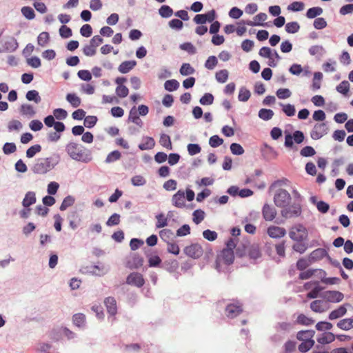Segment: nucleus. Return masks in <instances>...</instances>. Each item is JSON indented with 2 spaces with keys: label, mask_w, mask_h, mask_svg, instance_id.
I'll return each instance as SVG.
<instances>
[{
  "label": "nucleus",
  "mask_w": 353,
  "mask_h": 353,
  "mask_svg": "<svg viewBox=\"0 0 353 353\" xmlns=\"http://www.w3.org/2000/svg\"><path fill=\"white\" fill-rule=\"evenodd\" d=\"M267 14L265 13L261 12L254 17V21H248L246 24L248 26H263L262 22L267 19Z\"/></svg>",
  "instance_id": "obj_24"
},
{
  "label": "nucleus",
  "mask_w": 353,
  "mask_h": 353,
  "mask_svg": "<svg viewBox=\"0 0 353 353\" xmlns=\"http://www.w3.org/2000/svg\"><path fill=\"white\" fill-rule=\"evenodd\" d=\"M26 99L28 101H33L36 103H39L41 101V97L39 92L37 90H30L26 93Z\"/></svg>",
  "instance_id": "obj_39"
},
{
  "label": "nucleus",
  "mask_w": 353,
  "mask_h": 353,
  "mask_svg": "<svg viewBox=\"0 0 353 353\" xmlns=\"http://www.w3.org/2000/svg\"><path fill=\"white\" fill-rule=\"evenodd\" d=\"M21 13L28 19H33L35 17L34 10L29 6H24L21 8Z\"/></svg>",
  "instance_id": "obj_49"
},
{
  "label": "nucleus",
  "mask_w": 353,
  "mask_h": 353,
  "mask_svg": "<svg viewBox=\"0 0 353 353\" xmlns=\"http://www.w3.org/2000/svg\"><path fill=\"white\" fill-rule=\"evenodd\" d=\"M180 48L182 50L186 51L192 54H194L196 52V48L190 42L181 44Z\"/></svg>",
  "instance_id": "obj_61"
},
{
  "label": "nucleus",
  "mask_w": 353,
  "mask_h": 353,
  "mask_svg": "<svg viewBox=\"0 0 353 353\" xmlns=\"http://www.w3.org/2000/svg\"><path fill=\"white\" fill-rule=\"evenodd\" d=\"M282 107V110L288 117H292L295 114V108L291 104H280Z\"/></svg>",
  "instance_id": "obj_46"
},
{
  "label": "nucleus",
  "mask_w": 353,
  "mask_h": 353,
  "mask_svg": "<svg viewBox=\"0 0 353 353\" xmlns=\"http://www.w3.org/2000/svg\"><path fill=\"white\" fill-rule=\"evenodd\" d=\"M179 86V82L175 79L168 80L164 83L165 89L172 92L176 90Z\"/></svg>",
  "instance_id": "obj_40"
},
{
  "label": "nucleus",
  "mask_w": 353,
  "mask_h": 353,
  "mask_svg": "<svg viewBox=\"0 0 353 353\" xmlns=\"http://www.w3.org/2000/svg\"><path fill=\"white\" fill-rule=\"evenodd\" d=\"M328 128L325 123H316L311 131L310 136L314 140H318L327 133Z\"/></svg>",
  "instance_id": "obj_6"
},
{
  "label": "nucleus",
  "mask_w": 353,
  "mask_h": 353,
  "mask_svg": "<svg viewBox=\"0 0 353 353\" xmlns=\"http://www.w3.org/2000/svg\"><path fill=\"white\" fill-rule=\"evenodd\" d=\"M22 128H23V124L19 120L12 119L11 121H10L8 123V130L9 132H13V131L19 132L22 129Z\"/></svg>",
  "instance_id": "obj_27"
},
{
  "label": "nucleus",
  "mask_w": 353,
  "mask_h": 353,
  "mask_svg": "<svg viewBox=\"0 0 353 353\" xmlns=\"http://www.w3.org/2000/svg\"><path fill=\"white\" fill-rule=\"evenodd\" d=\"M217 63V58L215 56H210L205 63V67L208 70H213Z\"/></svg>",
  "instance_id": "obj_51"
},
{
  "label": "nucleus",
  "mask_w": 353,
  "mask_h": 353,
  "mask_svg": "<svg viewBox=\"0 0 353 353\" xmlns=\"http://www.w3.org/2000/svg\"><path fill=\"white\" fill-rule=\"evenodd\" d=\"M49 39H50L49 34L47 32H43L40 33L39 35L38 36L37 43L39 46H40L41 47H44L48 43Z\"/></svg>",
  "instance_id": "obj_34"
},
{
  "label": "nucleus",
  "mask_w": 353,
  "mask_h": 353,
  "mask_svg": "<svg viewBox=\"0 0 353 353\" xmlns=\"http://www.w3.org/2000/svg\"><path fill=\"white\" fill-rule=\"evenodd\" d=\"M234 252L231 249H224L219 256L218 260L226 264H231L234 261Z\"/></svg>",
  "instance_id": "obj_15"
},
{
  "label": "nucleus",
  "mask_w": 353,
  "mask_h": 353,
  "mask_svg": "<svg viewBox=\"0 0 353 353\" xmlns=\"http://www.w3.org/2000/svg\"><path fill=\"white\" fill-rule=\"evenodd\" d=\"M205 217V212L202 210H196L193 212V221L196 224L200 223Z\"/></svg>",
  "instance_id": "obj_52"
},
{
  "label": "nucleus",
  "mask_w": 353,
  "mask_h": 353,
  "mask_svg": "<svg viewBox=\"0 0 353 353\" xmlns=\"http://www.w3.org/2000/svg\"><path fill=\"white\" fill-rule=\"evenodd\" d=\"M314 344V340H306V341H303L299 346V350L301 352H306L312 347Z\"/></svg>",
  "instance_id": "obj_41"
},
{
  "label": "nucleus",
  "mask_w": 353,
  "mask_h": 353,
  "mask_svg": "<svg viewBox=\"0 0 353 353\" xmlns=\"http://www.w3.org/2000/svg\"><path fill=\"white\" fill-rule=\"evenodd\" d=\"M310 308L314 312L323 313L327 311L330 306L325 301L316 300L311 303Z\"/></svg>",
  "instance_id": "obj_8"
},
{
  "label": "nucleus",
  "mask_w": 353,
  "mask_h": 353,
  "mask_svg": "<svg viewBox=\"0 0 353 353\" xmlns=\"http://www.w3.org/2000/svg\"><path fill=\"white\" fill-rule=\"evenodd\" d=\"M347 312V308L345 305L339 306L337 309L333 310L329 314L330 320H334L343 316Z\"/></svg>",
  "instance_id": "obj_22"
},
{
  "label": "nucleus",
  "mask_w": 353,
  "mask_h": 353,
  "mask_svg": "<svg viewBox=\"0 0 353 353\" xmlns=\"http://www.w3.org/2000/svg\"><path fill=\"white\" fill-rule=\"evenodd\" d=\"M185 192L182 190H179L172 196V203L178 208H183L185 207Z\"/></svg>",
  "instance_id": "obj_7"
},
{
  "label": "nucleus",
  "mask_w": 353,
  "mask_h": 353,
  "mask_svg": "<svg viewBox=\"0 0 353 353\" xmlns=\"http://www.w3.org/2000/svg\"><path fill=\"white\" fill-rule=\"evenodd\" d=\"M66 100L72 105L74 108H77L81 104V99L76 94H68L66 95Z\"/></svg>",
  "instance_id": "obj_29"
},
{
  "label": "nucleus",
  "mask_w": 353,
  "mask_h": 353,
  "mask_svg": "<svg viewBox=\"0 0 353 353\" xmlns=\"http://www.w3.org/2000/svg\"><path fill=\"white\" fill-rule=\"evenodd\" d=\"M344 298L343 293L339 291H327L324 294L325 301L331 303H339Z\"/></svg>",
  "instance_id": "obj_11"
},
{
  "label": "nucleus",
  "mask_w": 353,
  "mask_h": 353,
  "mask_svg": "<svg viewBox=\"0 0 353 353\" xmlns=\"http://www.w3.org/2000/svg\"><path fill=\"white\" fill-rule=\"evenodd\" d=\"M59 163V157L39 158L35 160L31 168L32 172L37 174H45L53 170Z\"/></svg>",
  "instance_id": "obj_2"
},
{
  "label": "nucleus",
  "mask_w": 353,
  "mask_h": 353,
  "mask_svg": "<svg viewBox=\"0 0 353 353\" xmlns=\"http://www.w3.org/2000/svg\"><path fill=\"white\" fill-rule=\"evenodd\" d=\"M167 250L168 252L172 253L174 255H178L180 252L179 245L173 241L168 242Z\"/></svg>",
  "instance_id": "obj_56"
},
{
  "label": "nucleus",
  "mask_w": 353,
  "mask_h": 353,
  "mask_svg": "<svg viewBox=\"0 0 353 353\" xmlns=\"http://www.w3.org/2000/svg\"><path fill=\"white\" fill-rule=\"evenodd\" d=\"M311 262L309 259L302 258L299 259L296 263V268L299 270H304L306 269L310 265Z\"/></svg>",
  "instance_id": "obj_63"
},
{
  "label": "nucleus",
  "mask_w": 353,
  "mask_h": 353,
  "mask_svg": "<svg viewBox=\"0 0 353 353\" xmlns=\"http://www.w3.org/2000/svg\"><path fill=\"white\" fill-rule=\"evenodd\" d=\"M263 216L265 221H272L276 215V211L275 208L269 204H265L262 210Z\"/></svg>",
  "instance_id": "obj_13"
},
{
  "label": "nucleus",
  "mask_w": 353,
  "mask_h": 353,
  "mask_svg": "<svg viewBox=\"0 0 353 353\" xmlns=\"http://www.w3.org/2000/svg\"><path fill=\"white\" fill-rule=\"evenodd\" d=\"M300 214L301 208L298 205L286 206L281 210V215L286 219L298 216Z\"/></svg>",
  "instance_id": "obj_9"
},
{
  "label": "nucleus",
  "mask_w": 353,
  "mask_h": 353,
  "mask_svg": "<svg viewBox=\"0 0 353 353\" xmlns=\"http://www.w3.org/2000/svg\"><path fill=\"white\" fill-rule=\"evenodd\" d=\"M335 336L332 332H323L320 334L316 341L321 344H327L334 341Z\"/></svg>",
  "instance_id": "obj_21"
},
{
  "label": "nucleus",
  "mask_w": 353,
  "mask_h": 353,
  "mask_svg": "<svg viewBox=\"0 0 353 353\" xmlns=\"http://www.w3.org/2000/svg\"><path fill=\"white\" fill-rule=\"evenodd\" d=\"M105 304L106 305L108 313L111 315H114L117 312L115 299L112 297H108L105 300Z\"/></svg>",
  "instance_id": "obj_23"
},
{
  "label": "nucleus",
  "mask_w": 353,
  "mask_h": 353,
  "mask_svg": "<svg viewBox=\"0 0 353 353\" xmlns=\"http://www.w3.org/2000/svg\"><path fill=\"white\" fill-rule=\"evenodd\" d=\"M323 78V74L321 72H315L314 74L313 82L312 85V89L313 90H317L321 88V81Z\"/></svg>",
  "instance_id": "obj_32"
},
{
  "label": "nucleus",
  "mask_w": 353,
  "mask_h": 353,
  "mask_svg": "<svg viewBox=\"0 0 353 353\" xmlns=\"http://www.w3.org/2000/svg\"><path fill=\"white\" fill-rule=\"evenodd\" d=\"M36 201L37 199L35 192L29 191L26 194L25 197L23 199L22 205L25 208H28L31 205L34 204L36 203Z\"/></svg>",
  "instance_id": "obj_17"
},
{
  "label": "nucleus",
  "mask_w": 353,
  "mask_h": 353,
  "mask_svg": "<svg viewBox=\"0 0 353 353\" xmlns=\"http://www.w3.org/2000/svg\"><path fill=\"white\" fill-rule=\"evenodd\" d=\"M126 282L129 285H135L139 288L144 284V279L141 274L133 272L127 277Z\"/></svg>",
  "instance_id": "obj_10"
},
{
  "label": "nucleus",
  "mask_w": 353,
  "mask_h": 353,
  "mask_svg": "<svg viewBox=\"0 0 353 353\" xmlns=\"http://www.w3.org/2000/svg\"><path fill=\"white\" fill-rule=\"evenodd\" d=\"M155 145V141L153 138L150 137H143L142 143L139 145V148L141 150H148L152 149Z\"/></svg>",
  "instance_id": "obj_18"
},
{
  "label": "nucleus",
  "mask_w": 353,
  "mask_h": 353,
  "mask_svg": "<svg viewBox=\"0 0 353 353\" xmlns=\"http://www.w3.org/2000/svg\"><path fill=\"white\" fill-rule=\"evenodd\" d=\"M131 182L134 186H141L146 183V180L141 175H136L131 179Z\"/></svg>",
  "instance_id": "obj_59"
},
{
  "label": "nucleus",
  "mask_w": 353,
  "mask_h": 353,
  "mask_svg": "<svg viewBox=\"0 0 353 353\" xmlns=\"http://www.w3.org/2000/svg\"><path fill=\"white\" fill-rule=\"evenodd\" d=\"M194 72V69L189 63H183L180 68V73L183 76L192 74Z\"/></svg>",
  "instance_id": "obj_50"
},
{
  "label": "nucleus",
  "mask_w": 353,
  "mask_h": 353,
  "mask_svg": "<svg viewBox=\"0 0 353 353\" xmlns=\"http://www.w3.org/2000/svg\"><path fill=\"white\" fill-rule=\"evenodd\" d=\"M276 97L280 99H285L291 97L292 92L288 88H280L276 92Z\"/></svg>",
  "instance_id": "obj_45"
},
{
  "label": "nucleus",
  "mask_w": 353,
  "mask_h": 353,
  "mask_svg": "<svg viewBox=\"0 0 353 353\" xmlns=\"http://www.w3.org/2000/svg\"><path fill=\"white\" fill-rule=\"evenodd\" d=\"M53 116L58 120H63L68 117V112L64 109L57 108L53 110Z\"/></svg>",
  "instance_id": "obj_48"
},
{
  "label": "nucleus",
  "mask_w": 353,
  "mask_h": 353,
  "mask_svg": "<svg viewBox=\"0 0 353 353\" xmlns=\"http://www.w3.org/2000/svg\"><path fill=\"white\" fill-rule=\"evenodd\" d=\"M115 92L119 97L124 98L128 95L129 90L125 85H120L116 88Z\"/></svg>",
  "instance_id": "obj_54"
},
{
  "label": "nucleus",
  "mask_w": 353,
  "mask_h": 353,
  "mask_svg": "<svg viewBox=\"0 0 353 353\" xmlns=\"http://www.w3.org/2000/svg\"><path fill=\"white\" fill-rule=\"evenodd\" d=\"M223 143V140L218 135H214L210 138L209 144L212 148H216Z\"/></svg>",
  "instance_id": "obj_60"
},
{
  "label": "nucleus",
  "mask_w": 353,
  "mask_h": 353,
  "mask_svg": "<svg viewBox=\"0 0 353 353\" xmlns=\"http://www.w3.org/2000/svg\"><path fill=\"white\" fill-rule=\"evenodd\" d=\"M350 90V83L347 81H343L336 86L337 92L345 95Z\"/></svg>",
  "instance_id": "obj_47"
},
{
  "label": "nucleus",
  "mask_w": 353,
  "mask_h": 353,
  "mask_svg": "<svg viewBox=\"0 0 353 353\" xmlns=\"http://www.w3.org/2000/svg\"><path fill=\"white\" fill-rule=\"evenodd\" d=\"M300 29V26L297 22L293 21L288 23L285 25V30L287 32L290 34H294L297 32Z\"/></svg>",
  "instance_id": "obj_42"
},
{
  "label": "nucleus",
  "mask_w": 353,
  "mask_h": 353,
  "mask_svg": "<svg viewBox=\"0 0 353 353\" xmlns=\"http://www.w3.org/2000/svg\"><path fill=\"white\" fill-rule=\"evenodd\" d=\"M74 202V199L72 196H66L63 199V201L60 206V210L62 211L65 210L68 207L72 205Z\"/></svg>",
  "instance_id": "obj_55"
},
{
  "label": "nucleus",
  "mask_w": 353,
  "mask_h": 353,
  "mask_svg": "<svg viewBox=\"0 0 353 353\" xmlns=\"http://www.w3.org/2000/svg\"><path fill=\"white\" fill-rule=\"evenodd\" d=\"M91 269L90 272L97 276H103L108 271V268L105 265H94L91 267Z\"/></svg>",
  "instance_id": "obj_31"
},
{
  "label": "nucleus",
  "mask_w": 353,
  "mask_h": 353,
  "mask_svg": "<svg viewBox=\"0 0 353 353\" xmlns=\"http://www.w3.org/2000/svg\"><path fill=\"white\" fill-rule=\"evenodd\" d=\"M274 116V112L270 109H261L259 112V117L265 121L270 120Z\"/></svg>",
  "instance_id": "obj_37"
},
{
  "label": "nucleus",
  "mask_w": 353,
  "mask_h": 353,
  "mask_svg": "<svg viewBox=\"0 0 353 353\" xmlns=\"http://www.w3.org/2000/svg\"><path fill=\"white\" fill-rule=\"evenodd\" d=\"M251 96V93L250 90H248L245 87H242L239 90L238 99L240 101L245 102L247 101Z\"/></svg>",
  "instance_id": "obj_35"
},
{
  "label": "nucleus",
  "mask_w": 353,
  "mask_h": 353,
  "mask_svg": "<svg viewBox=\"0 0 353 353\" xmlns=\"http://www.w3.org/2000/svg\"><path fill=\"white\" fill-rule=\"evenodd\" d=\"M296 323L304 325H310L314 323V321L312 318L301 314L298 316Z\"/></svg>",
  "instance_id": "obj_36"
},
{
  "label": "nucleus",
  "mask_w": 353,
  "mask_h": 353,
  "mask_svg": "<svg viewBox=\"0 0 353 353\" xmlns=\"http://www.w3.org/2000/svg\"><path fill=\"white\" fill-rule=\"evenodd\" d=\"M322 290L323 288L319 285V283H318L310 290V292L307 293V297L309 299H315L319 296V294Z\"/></svg>",
  "instance_id": "obj_57"
},
{
  "label": "nucleus",
  "mask_w": 353,
  "mask_h": 353,
  "mask_svg": "<svg viewBox=\"0 0 353 353\" xmlns=\"http://www.w3.org/2000/svg\"><path fill=\"white\" fill-rule=\"evenodd\" d=\"M41 150V146L39 144L34 145L29 148L26 151V157L28 158H32L34 155Z\"/></svg>",
  "instance_id": "obj_43"
},
{
  "label": "nucleus",
  "mask_w": 353,
  "mask_h": 353,
  "mask_svg": "<svg viewBox=\"0 0 353 353\" xmlns=\"http://www.w3.org/2000/svg\"><path fill=\"white\" fill-rule=\"evenodd\" d=\"M248 255L251 259H256L261 255L259 246L257 244L252 245L248 250Z\"/></svg>",
  "instance_id": "obj_28"
},
{
  "label": "nucleus",
  "mask_w": 353,
  "mask_h": 353,
  "mask_svg": "<svg viewBox=\"0 0 353 353\" xmlns=\"http://www.w3.org/2000/svg\"><path fill=\"white\" fill-rule=\"evenodd\" d=\"M314 334V330L300 331L297 333L296 337L300 341H306V340H313Z\"/></svg>",
  "instance_id": "obj_25"
},
{
  "label": "nucleus",
  "mask_w": 353,
  "mask_h": 353,
  "mask_svg": "<svg viewBox=\"0 0 353 353\" xmlns=\"http://www.w3.org/2000/svg\"><path fill=\"white\" fill-rule=\"evenodd\" d=\"M97 121V117L95 116H88L84 119V125L88 128H91L95 125Z\"/></svg>",
  "instance_id": "obj_58"
},
{
  "label": "nucleus",
  "mask_w": 353,
  "mask_h": 353,
  "mask_svg": "<svg viewBox=\"0 0 353 353\" xmlns=\"http://www.w3.org/2000/svg\"><path fill=\"white\" fill-rule=\"evenodd\" d=\"M157 219V223L156 227L157 228H161L168 225V219L165 217V216L161 213L156 216Z\"/></svg>",
  "instance_id": "obj_44"
},
{
  "label": "nucleus",
  "mask_w": 353,
  "mask_h": 353,
  "mask_svg": "<svg viewBox=\"0 0 353 353\" xmlns=\"http://www.w3.org/2000/svg\"><path fill=\"white\" fill-rule=\"evenodd\" d=\"M65 151L72 160L76 161L88 163L92 160L91 151L76 142H68L65 145Z\"/></svg>",
  "instance_id": "obj_1"
},
{
  "label": "nucleus",
  "mask_w": 353,
  "mask_h": 353,
  "mask_svg": "<svg viewBox=\"0 0 353 353\" xmlns=\"http://www.w3.org/2000/svg\"><path fill=\"white\" fill-rule=\"evenodd\" d=\"M230 150L233 154L241 155L244 153L243 147L239 143H232L230 145Z\"/></svg>",
  "instance_id": "obj_62"
},
{
  "label": "nucleus",
  "mask_w": 353,
  "mask_h": 353,
  "mask_svg": "<svg viewBox=\"0 0 353 353\" xmlns=\"http://www.w3.org/2000/svg\"><path fill=\"white\" fill-rule=\"evenodd\" d=\"M228 76V71L225 69H223L216 72L215 78L219 83H223L227 81Z\"/></svg>",
  "instance_id": "obj_30"
},
{
  "label": "nucleus",
  "mask_w": 353,
  "mask_h": 353,
  "mask_svg": "<svg viewBox=\"0 0 353 353\" xmlns=\"http://www.w3.org/2000/svg\"><path fill=\"white\" fill-rule=\"evenodd\" d=\"M290 201L291 196L284 189H279L274 196V202L277 207L285 208L290 204Z\"/></svg>",
  "instance_id": "obj_3"
},
{
  "label": "nucleus",
  "mask_w": 353,
  "mask_h": 353,
  "mask_svg": "<svg viewBox=\"0 0 353 353\" xmlns=\"http://www.w3.org/2000/svg\"><path fill=\"white\" fill-rule=\"evenodd\" d=\"M188 151L190 155L193 156L201 152V147L198 144L190 143L188 145Z\"/></svg>",
  "instance_id": "obj_64"
},
{
  "label": "nucleus",
  "mask_w": 353,
  "mask_h": 353,
  "mask_svg": "<svg viewBox=\"0 0 353 353\" xmlns=\"http://www.w3.org/2000/svg\"><path fill=\"white\" fill-rule=\"evenodd\" d=\"M337 326L343 330H349L353 328V319H344L337 323Z\"/></svg>",
  "instance_id": "obj_26"
},
{
  "label": "nucleus",
  "mask_w": 353,
  "mask_h": 353,
  "mask_svg": "<svg viewBox=\"0 0 353 353\" xmlns=\"http://www.w3.org/2000/svg\"><path fill=\"white\" fill-rule=\"evenodd\" d=\"M159 143L163 147L169 150H172V142L170 137L168 134H161L159 139Z\"/></svg>",
  "instance_id": "obj_38"
},
{
  "label": "nucleus",
  "mask_w": 353,
  "mask_h": 353,
  "mask_svg": "<svg viewBox=\"0 0 353 353\" xmlns=\"http://www.w3.org/2000/svg\"><path fill=\"white\" fill-rule=\"evenodd\" d=\"M159 14L162 17H165V18L171 17L173 13L172 9L170 6H165V5L161 6V8L159 9Z\"/></svg>",
  "instance_id": "obj_53"
},
{
  "label": "nucleus",
  "mask_w": 353,
  "mask_h": 353,
  "mask_svg": "<svg viewBox=\"0 0 353 353\" xmlns=\"http://www.w3.org/2000/svg\"><path fill=\"white\" fill-rule=\"evenodd\" d=\"M289 236L293 241H302L307 238V231L303 225H296L291 228Z\"/></svg>",
  "instance_id": "obj_4"
},
{
  "label": "nucleus",
  "mask_w": 353,
  "mask_h": 353,
  "mask_svg": "<svg viewBox=\"0 0 353 353\" xmlns=\"http://www.w3.org/2000/svg\"><path fill=\"white\" fill-rule=\"evenodd\" d=\"M267 232L272 238H281L285 235L286 230L283 228L272 225L268 228Z\"/></svg>",
  "instance_id": "obj_14"
},
{
  "label": "nucleus",
  "mask_w": 353,
  "mask_h": 353,
  "mask_svg": "<svg viewBox=\"0 0 353 353\" xmlns=\"http://www.w3.org/2000/svg\"><path fill=\"white\" fill-rule=\"evenodd\" d=\"M3 48L5 51L14 52L18 48L17 39L13 37H8L3 39Z\"/></svg>",
  "instance_id": "obj_12"
},
{
  "label": "nucleus",
  "mask_w": 353,
  "mask_h": 353,
  "mask_svg": "<svg viewBox=\"0 0 353 353\" xmlns=\"http://www.w3.org/2000/svg\"><path fill=\"white\" fill-rule=\"evenodd\" d=\"M323 13V9L320 7H313L307 10L306 16L309 19H313Z\"/></svg>",
  "instance_id": "obj_33"
},
{
  "label": "nucleus",
  "mask_w": 353,
  "mask_h": 353,
  "mask_svg": "<svg viewBox=\"0 0 353 353\" xmlns=\"http://www.w3.org/2000/svg\"><path fill=\"white\" fill-rule=\"evenodd\" d=\"M185 254L189 257L198 259L203 255V250L199 243H192L184 248Z\"/></svg>",
  "instance_id": "obj_5"
},
{
  "label": "nucleus",
  "mask_w": 353,
  "mask_h": 353,
  "mask_svg": "<svg viewBox=\"0 0 353 353\" xmlns=\"http://www.w3.org/2000/svg\"><path fill=\"white\" fill-rule=\"evenodd\" d=\"M242 312L241 305L237 304H229L227 305L225 309V313L228 317L234 318L239 314Z\"/></svg>",
  "instance_id": "obj_16"
},
{
  "label": "nucleus",
  "mask_w": 353,
  "mask_h": 353,
  "mask_svg": "<svg viewBox=\"0 0 353 353\" xmlns=\"http://www.w3.org/2000/svg\"><path fill=\"white\" fill-rule=\"evenodd\" d=\"M20 113L28 118H32L35 115L36 111L32 105L23 104L20 108Z\"/></svg>",
  "instance_id": "obj_20"
},
{
  "label": "nucleus",
  "mask_w": 353,
  "mask_h": 353,
  "mask_svg": "<svg viewBox=\"0 0 353 353\" xmlns=\"http://www.w3.org/2000/svg\"><path fill=\"white\" fill-rule=\"evenodd\" d=\"M136 65L137 62L135 61H123L119 65L118 70L122 74H125L132 70Z\"/></svg>",
  "instance_id": "obj_19"
}]
</instances>
